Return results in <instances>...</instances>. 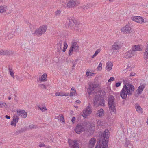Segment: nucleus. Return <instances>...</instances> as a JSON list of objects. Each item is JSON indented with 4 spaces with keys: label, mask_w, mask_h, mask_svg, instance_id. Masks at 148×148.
Segmentation results:
<instances>
[{
    "label": "nucleus",
    "mask_w": 148,
    "mask_h": 148,
    "mask_svg": "<svg viewBox=\"0 0 148 148\" xmlns=\"http://www.w3.org/2000/svg\"><path fill=\"white\" fill-rule=\"evenodd\" d=\"M98 86V84L95 83H90L87 90L88 92L89 95H91L92 93H95V96L94 97L93 102L94 106H99L101 105L104 106H105V101L103 96L105 95L106 93L103 90H100L97 91L96 89Z\"/></svg>",
    "instance_id": "obj_1"
},
{
    "label": "nucleus",
    "mask_w": 148,
    "mask_h": 148,
    "mask_svg": "<svg viewBox=\"0 0 148 148\" xmlns=\"http://www.w3.org/2000/svg\"><path fill=\"white\" fill-rule=\"evenodd\" d=\"M123 83L124 86L120 92V94L123 99H124L127 97V95L130 96L132 94L135 89L133 85L129 83H125L124 81Z\"/></svg>",
    "instance_id": "obj_2"
},
{
    "label": "nucleus",
    "mask_w": 148,
    "mask_h": 148,
    "mask_svg": "<svg viewBox=\"0 0 148 148\" xmlns=\"http://www.w3.org/2000/svg\"><path fill=\"white\" fill-rule=\"evenodd\" d=\"M109 133L108 130L107 129H106L103 135V139L102 141V145L100 144L99 143H97L95 148H106L108 147V139L109 138Z\"/></svg>",
    "instance_id": "obj_3"
},
{
    "label": "nucleus",
    "mask_w": 148,
    "mask_h": 148,
    "mask_svg": "<svg viewBox=\"0 0 148 148\" xmlns=\"http://www.w3.org/2000/svg\"><path fill=\"white\" fill-rule=\"evenodd\" d=\"M115 98L112 95H110L108 97V107L111 112L114 113L116 112V109L115 107L116 103L114 100Z\"/></svg>",
    "instance_id": "obj_4"
},
{
    "label": "nucleus",
    "mask_w": 148,
    "mask_h": 148,
    "mask_svg": "<svg viewBox=\"0 0 148 148\" xmlns=\"http://www.w3.org/2000/svg\"><path fill=\"white\" fill-rule=\"evenodd\" d=\"M47 29V26H41L35 30L33 34L36 36H41L45 32Z\"/></svg>",
    "instance_id": "obj_5"
},
{
    "label": "nucleus",
    "mask_w": 148,
    "mask_h": 148,
    "mask_svg": "<svg viewBox=\"0 0 148 148\" xmlns=\"http://www.w3.org/2000/svg\"><path fill=\"white\" fill-rule=\"evenodd\" d=\"M73 50L76 52L79 51V46L76 42H72L71 46L69 51V54L71 55L72 54Z\"/></svg>",
    "instance_id": "obj_6"
},
{
    "label": "nucleus",
    "mask_w": 148,
    "mask_h": 148,
    "mask_svg": "<svg viewBox=\"0 0 148 148\" xmlns=\"http://www.w3.org/2000/svg\"><path fill=\"white\" fill-rule=\"evenodd\" d=\"M86 124L84 125L83 123L77 124L75 128V131L77 134H80L81 132L84 131L85 125Z\"/></svg>",
    "instance_id": "obj_7"
},
{
    "label": "nucleus",
    "mask_w": 148,
    "mask_h": 148,
    "mask_svg": "<svg viewBox=\"0 0 148 148\" xmlns=\"http://www.w3.org/2000/svg\"><path fill=\"white\" fill-rule=\"evenodd\" d=\"M79 4V1L76 0H70L67 3V6L68 8L75 7Z\"/></svg>",
    "instance_id": "obj_8"
},
{
    "label": "nucleus",
    "mask_w": 148,
    "mask_h": 148,
    "mask_svg": "<svg viewBox=\"0 0 148 148\" xmlns=\"http://www.w3.org/2000/svg\"><path fill=\"white\" fill-rule=\"evenodd\" d=\"M145 84H141L140 86L138 87V89L135 91L134 96L138 97L137 94L140 95L142 91L145 88Z\"/></svg>",
    "instance_id": "obj_9"
},
{
    "label": "nucleus",
    "mask_w": 148,
    "mask_h": 148,
    "mask_svg": "<svg viewBox=\"0 0 148 148\" xmlns=\"http://www.w3.org/2000/svg\"><path fill=\"white\" fill-rule=\"evenodd\" d=\"M76 23L75 21L72 19H69L66 22V26L70 28L71 29H73L74 28L75 25Z\"/></svg>",
    "instance_id": "obj_10"
},
{
    "label": "nucleus",
    "mask_w": 148,
    "mask_h": 148,
    "mask_svg": "<svg viewBox=\"0 0 148 148\" xmlns=\"http://www.w3.org/2000/svg\"><path fill=\"white\" fill-rule=\"evenodd\" d=\"M131 19L133 21L140 23H142L144 21V19L142 17L140 16H134L131 17Z\"/></svg>",
    "instance_id": "obj_11"
},
{
    "label": "nucleus",
    "mask_w": 148,
    "mask_h": 148,
    "mask_svg": "<svg viewBox=\"0 0 148 148\" xmlns=\"http://www.w3.org/2000/svg\"><path fill=\"white\" fill-rule=\"evenodd\" d=\"M134 52L133 51L130 50L127 52L125 53L124 55V57L127 59L131 58L132 56H134Z\"/></svg>",
    "instance_id": "obj_12"
},
{
    "label": "nucleus",
    "mask_w": 148,
    "mask_h": 148,
    "mask_svg": "<svg viewBox=\"0 0 148 148\" xmlns=\"http://www.w3.org/2000/svg\"><path fill=\"white\" fill-rule=\"evenodd\" d=\"M122 32L125 33H128L130 32L131 28L128 24L126 25L121 29Z\"/></svg>",
    "instance_id": "obj_13"
},
{
    "label": "nucleus",
    "mask_w": 148,
    "mask_h": 148,
    "mask_svg": "<svg viewBox=\"0 0 148 148\" xmlns=\"http://www.w3.org/2000/svg\"><path fill=\"white\" fill-rule=\"evenodd\" d=\"M18 115L23 118H25L27 116L26 112L24 110L17 111Z\"/></svg>",
    "instance_id": "obj_14"
},
{
    "label": "nucleus",
    "mask_w": 148,
    "mask_h": 148,
    "mask_svg": "<svg viewBox=\"0 0 148 148\" xmlns=\"http://www.w3.org/2000/svg\"><path fill=\"white\" fill-rule=\"evenodd\" d=\"M121 47L120 43L118 42H115L112 46V48L114 50H118Z\"/></svg>",
    "instance_id": "obj_15"
},
{
    "label": "nucleus",
    "mask_w": 148,
    "mask_h": 148,
    "mask_svg": "<svg viewBox=\"0 0 148 148\" xmlns=\"http://www.w3.org/2000/svg\"><path fill=\"white\" fill-rule=\"evenodd\" d=\"M96 141V140L95 138H92L89 141V147L90 148H92L95 145Z\"/></svg>",
    "instance_id": "obj_16"
},
{
    "label": "nucleus",
    "mask_w": 148,
    "mask_h": 148,
    "mask_svg": "<svg viewBox=\"0 0 148 148\" xmlns=\"http://www.w3.org/2000/svg\"><path fill=\"white\" fill-rule=\"evenodd\" d=\"M76 23L74 26V28L73 29H74L75 30L79 31H81V25L78 22H77L75 21Z\"/></svg>",
    "instance_id": "obj_17"
},
{
    "label": "nucleus",
    "mask_w": 148,
    "mask_h": 148,
    "mask_svg": "<svg viewBox=\"0 0 148 148\" xmlns=\"http://www.w3.org/2000/svg\"><path fill=\"white\" fill-rule=\"evenodd\" d=\"M104 112V110L102 108H101L99 110L97 111L96 115L97 116L101 117L103 116Z\"/></svg>",
    "instance_id": "obj_18"
},
{
    "label": "nucleus",
    "mask_w": 148,
    "mask_h": 148,
    "mask_svg": "<svg viewBox=\"0 0 148 148\" xmlns=\"http://www.w3.org/2000/svg\"><path fill=\"white\" fill-rule=\"evenodd\" d=\"M143 58L145 60L148 59V44L147 45L145 49V51L144 53Z\"/></svg>",
    "instance_id": "obj_19"
},
{
    "label": "nucleus",
    "mask_w": 148,
    "mask_h": 148,
    "mask_svg": "<svg viewBox=\"0 0 148 148\" xmlns=\"http://www.w3.org/2000/svg\"><path fill=\"white\" fill-rule=\"evenodd\" d=\"M79 144L76 140H74L73 141V144L71 146L72 148H79Z\"/></svg>",
    "instance_id": "obj_20"
},
{
    "label": "nucleus",
    "mask_w": 148,
    "mask_h": 148,
    "mask_svg": "<svg viewBox=\"0 0 148 148\" xmlns=\"http://www.w3.org/2000/svg\"><path fill=\"white\" fill-rule=\"evenodd\" d=\"M135 106L136 110L138 113H142V108L138 104L136 103L135 104Z\"/></svg>",
    "instance_id": "obj_21"
},
{
    "label": "nucleus",
    "mask_w": 148,
    "mask_h": 148,
    "mask_svg": "<svg viewBox=\"0 0 148 148\" xmlns=\"http://www.w3.org/2000/svg\"><path fill=\"white\" fill-rule=\"evenodd\" d=\"M62 40H60L59 41V42L57 44V49L58 51L60 52L62 50Z\"/></svg>",
    "instance_id": "obj_22"
},
{
    "label": "nucleus",
    "mask_w": 148,
    "mask_h": 148,
    "mask_svg": "<svg viewBox=\"0 0 148 148\" xmlns=\"http://www.w3.org/2000/svg\"><path fill=\"white\" fill-rule=\"evenodd\" d=\"M132 51L134 52L136 51H142V49L140 48V46H134L132 47Z\"/></svg>",
    "instance_id": "obj_23"
},
{
    "label": "nucleus",
    "mask_w": 148,
    "mask_h": 148,
    "mask_svg": "<svg viewBox=\"0 0 148 148\" xmlns=\"http://www.w3.org/2000/svg\"><path fill=\"white\" fill-rule=\"evenodd\" d=\"M76 94V91L75 90V88L73 87L71 88V92L70 95H69L70 96H72L75 95Z\"/></svg>",
    "instance_id": "obj_24"
},
{
    "label": "nucleus",
    "mask_w": 148,
    "mask_h": 148,
    "mask_svg": "<svg viewBox=\"0 0 148 148\" xmlns=\"http://www.w3.org/2000/svg\"><path fill=\"white\" fill-rule=\"evenodd\" d=\"M113 66L112 63L111 62H108L106 64V68L109 70H111Z\"/></svg>",
    "instance_id": "obj_25"
},
{
    "label": "nucleus",
    "mask_w": 148,
    "mask_h": 148,
    "mask_svg": "<svg viewBox=\"0 0 148 148\" xmlns=\"http://www.w3.org/2000/svg\"><path fill=\"white\" fill-rule=\"evenodd\" d=\"M47 75L46 74H43L41 76L40 81H45L47 80Z\"/></svg>",
    "instance_id": "obj_26"
},
{
    "label": "nucleus",
    "mask_w": 148,
    "mask_h": 148,
    "mask_svg": "<svg viewBox=\"0 0 148 148\" xmlns=\"http://www.w3.org/2000/svg\"><path fill=\"white\" fill-rule=\"evenodd\" d=\"M19 118L17 114H15L13 116V118L12 119L13 121H14L15 123H17L18 121Z\"/></svg>",
    "instance_id": "obj_27"
},
{
    "label": "nucleus",
    "mask_w": 148,
    "mask_h": 148,
    "mask_svg": "<svg viewBox=\"0 0 148 148\" xmlns=\"http://www.w3.org/2000/svg\"><path fill=\"white\" fill-rule=\"evenodd\" d=\"M6 7L3 6H0V12L1 13H3L4 12L6 11Z\"/></svg>",
    "instance_id": "obj_28"
},
{
    "label": "nucleus",
    "mask_w": 148,
    "mask_h": 148,
    "mask_svg": "<svg viewBox=\"0 0 148 148\" xmlns=\"http://www.w3.org/2000/svg\"><path fill=\"white\" fill-rule=\"evenodd\" d=\"M85 112L88 114H90L92 112L91 109V108L89 106H88L86 108V110Z\"/></svg>",
    "instance_id": "obj_29"
},
{
    "label": "nucleus",
    "mask_w": 148,
    "mask_h": 148,
    "mask_svg": "<svg viewBox=\"0 0 148 148\" xmlns=\"http://www.w3.org/2000/svg\"><path fill=\"white\" fill-rule=\"evenodd\" d=\"M8 50H2L0 51V55H8Z\"/></svg>",
    "instance_id": "obj_30"
},
{
    "label": "nucleus",
    "mask_w": 148,
    "mask_h": 148,
    "mask_svg": "<svg viewBox=\"0 0 148 148\" xmlns=\"http://www.w3.org/2000/svg\"><path fill=\"white\" fill-rule=\"evenodd\" d=\"M9 72L11 76L14 78V75L13 72H12V70L10 69V67H9L8 68Z\"/></svg>",
    "instance_id": "obj_31"
},
{
    "label": "nucleus",
    "mask_w": 148,
    "mask_h": 148,
    "mask_svg": "<svg viewBox=\"0 0 148 148\" xmlns=\"http://www.w3.org/2000/svg\"><path fill=\"white\" fill-rule=\"evenodd\" d=\"M132 67H131V66H129L128 65L127 66V67L125 69L123 70V71H125V72H126L127 71H130L132 70Z\"/></svg>",
    "instance_id": "obj_32"
},
{
    "label": "nucleus",
    "mask_w": 148,
    "mask_h": 148,
    "mask_svg": "<svg viewBox=\"0 0 148 148\" xmlns=\"http://www.w3.org/2000/svg\"><path fill=\"white\" fill-rule=\"evenodd\" d=\"M7 107V105L6 103L3 102H0V107L2 108L3 107Z\"/></svg>",
    "instance_id": "obj_33"
},
{
    "label": "nucleus",
    "mask_w": 148,
    "mask_h": 148,
    "mask_svg": "<svg viewBox=\"0 0 148 148\" xmlns=\"http://www.w3.org/2000/svg\"><path fill=\"white\" fill-rule=\"evenodd\" d=\"M60 96H67L69 95L68 93H65L64 92H59Z\"/></svg>",
    "instance_id": "obj_34"
},
{
    "label": "nucleus",
    "mask_w": 148,
    "mask_h": 148,
    "mask_svg": "<svg viewBox=\"0 0 148 148\" xmlns=\"http://www.w3.org/2000/svg\"><path fill=\"white\" fill-rule=\"evenodd\" d=\"M38 108L39 109L41 110L42 112H44L45 110H47V109L46 108L45 106L41 108L40 106H38Z\"/></svg>",
    "instance_id": "obj_35"
},
{
    "label": "nucleus",
    "mask_w": 148,
    "mask_h": 148,
    "mask_svg": "<svg viewBox=\"0 0 148 148\" xmlns=\"http://www.w3.org/2000/svg\"><path fill=\"white\" fill-rule=\"evenodd\" d=\"M39 86L41 88L45 89H47L46 86L43 84H40L39 85Z\"/></svg>",
    "instance_id": "obj_36"
},
{
    "label": "nucleus",
    "mask_w": 148,
    "mask_h": 148,
    "mask_svg": "<svg viewBox=\"0 0 148 148\" xmlns=\"http://www.w3.org/2000/svg\"><path fill=\"white\" fill-rule=\"evenodd\" d=\"M94 74H95V73H92L89 72L88 71L86 73V74L87 76H92Z\"/></svg>",
    "instance_id": "obj_37"
},
{
    "label": "nucleus",
    "mask_w": 148,
    "mask_h": 148,
    "mask_svg": "<svg viewBox=\"0 0 148 148\" xmlns=\"http://www.w3.org/2000/svg\"><path fill=\"white\" fill-rule=\"evenodd\" d=\"M61 11L59 10H58L55 12L56 16H59L60 15Z\"/></svg>",
    "instance_id": "obj_38"
},
{
    "label": "nucleus",
    "mask_w": 148,
    "mask_h": 148,
    "mask_svg": "<svg viewBox=\"0 0 148 148\" xmlns=\"http://www.w3.org/2000/svg\"><path fill=\"white\" fill-rule=\"evenodd\" d=\"M27 130V129L25 127L24 128H21L20 130H19L20 133H22L23 132Z\"/></svg>",
    "instance_id": "obj_39"
},
{
    "label": "nucleus",
    "mask_w": 148,
    "mask_h": 148,
    "mask_svg": "<svg viewBox=\"0 0 148 148\" xmlns=\"http://www.w3.org/2000/svg\"><path fill=\"white\" fill-rule=\"evenodd\" d=\"M77 60H75L74 61V62L73 63V68H74L75 67V65L77 64Z\"/></svg>",
    "instance_id": "obj_40"
},
{
    "label": "nucleus",
    "mask_w": 148,
    "mask_h": 148,
    "mask_svg": "<svg viewBox=\"0 0 148 148\" xmlns=\"http://www.w3.org/2000/svg\"><path fill=\"white\" fill-rule=\"evenodd\" d=\"M8 55H13L14 53V51H8Z\"/></svg>",
    "instance_id": "obj_41"
},
{
    "label": "nucleus",
    "mask_w": 148,
    "mask_h": 148,
    "mask_svg": "<svg viewBox=\"0 0 148 148\" xmlns=\"http://www.w3.org/2000/svg\"><path fill=\"white\" fill-rule=\"evenodd\" d=\"M102 64L100 62L97 68L98 70H101L102 69Z\"/></svg>",
    "instance_id": "obj_42"
},
{
    "label": "nucleus",
    "mask_w": 148,
    "mask_h": 148,
    "mask_svg": "<svg viewBox=\"0 0 148 148\" xmlns=\"http://www.w3.org/2000/svg\"><path fill=\"white\" fill-rule=\"evenodd\" d=\"M59 116H60V121H62V122H64V121L63 116L61 114Z\"/></svg>",
    "instance_id": "obj_43"
},
{
    "label": "nucleus",
    "mask_w": 148,
    "mask_h": 148,
    "mask_svg": "<svg viewBox=\"0 0 148 148\" xmlns=\"http://www.w3.org/2000/svg\"><path fill=\"white\" fill-rule=\"evenodd\" d=\"M16 123H15L14 121H13V120H12L11 122V125L12 126H14V127H15L16 125Z\"/></svg>",
    "instance_id": "obj_44"
},
{
    "label": "nucleus",
    "mask_w": 148,
    "mask_h": 148,
    "mask_svg": "<svg viewBox=\"0 0 148 148\" xmlns=\"http://www.w3.org/2000/svg\"><path fill=\"white\" fill-rule=\"evenodd\" d=\"M90 7H92L93 6L96 4V3L95 2H92V3H89Z\"/></svg>",
    "instance_id": "obj_45"
},
{
    "label": "nucleus",
    "mask_w": 148,
    "mask_h": 148,
    "mask_svg": "<svg viewBox=\"0 0 148 148\" xmlns=\"http://www.w3.org/2000/svg\"><path fill=\"white\" fill-rule=\"evenodd\" d=\"M121 82H119L115 84V86L116 87H119L121 85Z\"/></svg>",
    "instance_id": "obj_46"
},
{
    "label": "nucleus",
    "mask_w": 148,
    "mask_h": 148,
    "mask_svg": "<svg viewBox=\"0 0 148 148\" xmlns=\"http://www.w3.org/2000/svg\"><path fill=\"white\" fill-rule=\"evenodd\" d=\"M29 126L30 129L36 128V126L32 124L29 125Z\"/></svg>",
    "instance_id": "obj_47"
},
{
    "label": "nucleus",
    "mask_w": 148,
    "mask_h": 148,
    "mask_svg": "<svg viewBox=\"0 0 148 148\" xmlns=\"http://www.w3.org/2000/svg\"><path fill=\"white\" fill-rule=\"evenodd\" d=\"M68 45L66 42H64V48L66 49L67 48Z\"/></svg>",
    "instance_id": "obj_48"
},
{
    "label": "nucleus",
    "mask_w": 148,
    "mask_h": 148,
    "mask_svg": "<svg viewBox=\"0 0 148 148\" xmlns=\"http://www.w3.org/2000/svg\"><path fill=\"white\" fill-rule=\"evenodd\" d=\"M86 6L85 5H82L80 6V8H82L83 10L86 9Z\"/></svg>",
    "instance_id": "obj_49"
},
{
    "label": "nucleus",
    "mask_w": 148,
    "mask_h": 148,
    "mask_svg": "<svg viewBox=\"0 0 148 148\" xmlns=\"http://www.w3.org/2000/svg\"><path fill=\"white\" fill-rule=\"evenodd\" d=\"M68 142L69 144V145L70 146H71L73 144V141H72L71 140H68Z\"/></svg>",
    "instance_id": "obj_50"
},
{
    "label": "nucleus",
    "mask_w": 148,
    "mask_h": 148,
    "mask_svg": "<svg viewBox=\"0 0 148 148\" xmlns=\"http://www.w3.org/2000/svg\"><path fill=\"white\" fill-rule=\"evenodd\" d=\"M125 145L127 147L130 144V142L129 140H126L125 141Z\"/></svg>",
    "instance_id": "obj_51"
},
{
    "label": "nucleus",
    "mask_w": 148,
    "mask_h": 148,
    "mask_svg": "<svg viewBox=\"0 0 148 148\" xmlns=\"http://www.w3.org/2000/svg\"><path fill=\"white\" fill-rule=\"evenodd\" d=\"M101 51V50L100 49H97L96 51L95 52V54L96 55H97L99 52H100V51Z\"/></svg>",
    "instance_id": "obj_52"
},
{
    "label": "nucleus",
    "mask_w": 148,
    "mask_h": 148,
    "mask_svg": "<svg viewBox=\"0 0 148 148\" xmlns=\"http://www.w3.org/2000/svg\"><path fill=\"white\" fill-rule=\"evenodd\" d=\"M114 79V77H111L108 80V81L109 82H111L112 81H113Z\"/></svg>",
    "instance_id": "obj_53"
},
{
    "label": "nucleus",
    "mask_w": 148,
    "mask_h": 148,
    "mask_svg": "<svg viewBox=\"0 0 148 148\" xmlns=\"http://www.w3.org/2000/svg\"><path fill=\"white\" fill-rule=\"evenodd\" d=\"M85 6H86V9H89L90 8L89 3H88L86 5H85Z\"/></svg>",
    "instance_id": "obj_54"
},
{
    "label": "nucleus",
    "mask_w": 148,
    "mask_h": 148,
    "mask_svg": "<svg viewBox=\"0 0 148 148\" xmlns=\"http://www.w3.org/2000/svg\"><path fill=\"white\" fill-rule=\"evenodd\" d=\"M76 118L75 117H73L72 119H71V121L73 123H74V121H75V120Z\"/></svg>",
    "instance_id": "obj_55"
},
{
    "label": "nucleus",
    "mask_w": 148,
    "mask_h": 148,
    "mask_svg": "<svg viewBox=\"0 0 148 148\" xmlns=\"http://www.w3.org/2000/svg\"><path fill=\"white\" fill-rule=\"evenodd\" d=\"M14 134H15L16 135H18L19 134H20V132L19 130H17L16 132H15Z\"/></svg>",
    "instance_id": "obj_56"
},
{
    "label": "nucleus",
    "mask_w": 148,
    "mask_h": 148,
    "mask_svg": "<svg viewBox=\"0 0 148 148\" xmlns=\"http://www.w3.org/2000/svg\"><path fill=\"white\" fill-rule=\"evenodd\" d=\"M135 73L134 72H132L130 73V76L131 77L134 76L135 75Z\"/></svg>",
    "instance_id": "obj_57"
},
{
    "label": "nucleus",
    "mask_w": 148,
    "mask_h": 148,
    "mask_svg": "<svg viewBox=\"0 0 148 148\" xmlns=\"http://www.w3.org/2000/svg\"><path fill=\"white\" fill-rule=\"evenodd\" d=\"M75 103H76L79 104L81 103V101L79 100H77L75 101Z\"/></svg>",
    "instance_id": "obj_58"
},
{
    "label": "nucleus",
    "mask_w": 148,
    "mask_h": 148,
    "mask_svg": "<svg viewBox=\"0 0 148 148\" xmlns=\"http://www.w3.org/2000/svg\"><path fill=\"white\" fill-rule=\"evenodd\" d=\"M39 145L40 147H43L45 146V145L44 143H41Z\"/></svg>",
    "instance_id": "obj_59"
},
{
    "label": "nucleus",
    "mask_w": 148,
    "mask_h": 148,
    "mask_svg": "<svg viewBox=\"0 0 148 148\" xmlns=\"http://www.w3.org/2000/svg\"><path fill=\"white\" fill-rule=\"evenodd\" d=\"M12 37V34H10L8 36V38L9 39V38H11Z\"/></svg>",
    "instance_id": "obj_60"
},
{
    "label": "nucleus",
    "mask_w": 148,
    "mask_h": 148,
    "mask_svg": "<svg viewBox=\"0 0 148 148\" xmlns=\"http://www.w3.org/2000/svg\"><path fill=\"white\" fill-rule=\"evenodd\" d=\"M16 78L18 80H19L20 79V77L18 76H16Z\"/></svg>",
    "instance_id": "obj_61"
},
{
    "label": "nucleus",
    "mask_w": 148,
    "mask_h": 148,
    "mask_svg": "<svg viewBox=\"0 0 148 148\" xmlns=\"http://www.w3.org/2000/svg\"><path fill=\"white\" fill-rule=\"evenodd\" d=\"M5 118L7 119H10V116H9L7 115H6Z\"/></svg>",
    "instance_id": "obj_62"
},
{
    "label": "nucleus",
    "mask_w": 148,
    "mask_h": 148,
    "mask_svg": "<svg viewBox=\"0 0 148 148\" xmlns=\"http://www.w3.org/2000/svg\"><path fill=\"white\" fill-rule=\"evenodd\" d=\"M59 92H56L55 93V95L56 96H60Z\"/></svg>",
    "instance_id": "obj_63"
},
{
    "label": "nucleus",
    "mask_w": 148,
    "mask_h": 148,
    "mask_svg": "<svg viewBox=\"0 0 148 148\" xmlns=\"http://www.w3.org/2000/svg\"><path fill=\"white\" fill-rule=\"evenodd\" d=\"M66 49L63 48V49L62 50V51L63 52H65L66 51Z\"/></svg>",
    "instance_id": "obj_64"
}]
</instances>
